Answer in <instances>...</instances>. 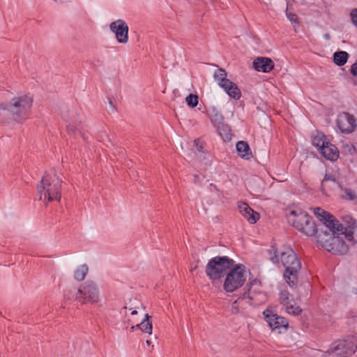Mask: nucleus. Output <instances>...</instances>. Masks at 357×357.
<instances>
[{
	"label": "nucleus",
	"mask_w": 357,
	"mask_h": 357,
	"mask_svg": "<svg viewBox=\"0 0 357 357\" xmlns=\"http://www.w3.org/2000/svg\"><path fill=\"white\" fill-rule=\"evenodd\" d=\"M270 260L274 264H278L280 261L285 268L284 279L291 287L296 286L298 281V273L301 269V262L295 252L289 246H284L280 252L272 245L268 250Z\"/></svg>",
	"instance_id": "nucleus-1"
},
{
	"label": "nucleus",
	"mask_w": 357,
	"mask_h": 357,
	"mask_svg": "<svg viewBox=\"0 0 357 357\" xmlns=\"http://www.w3.org/2000/svg\"><path fill=\"white\" fill-rule=\"evenodd\" d=\"M356 221L354 220V224L352 226L351 238L349 241L347 236L344 234L333 233L329 231H321L317 235V241L321 244L323 248L328 252L335 255H344L347 253L350 246H354L357 241L354 239V234L356 228Z\"/></svg>",
	"instance_id": "nucleus-2"
},
{
	"label": "nucleus",
	"mask_w": 357,
	"mask_h": 357,
	"mask_svg": "<svg viewBox=\"0 0 357 357\" xmlns=\"http://www.w3.org/2000/svg\"><path fill=\"white\" fill-rule=\"evenodd\" d=\"M314 215L323 222L325 227L330 232L344 234L345 236L352 241L351 233L352 226L354 224V219L350 216H347L343 219L344 223H339V221L334 215L330 214L322 208L317 207L314 210Z\"/></svg>",
	"instance_id": "nucleus-3"
},
{
	"label": "nucleus",
	"mask_w": 357,
	"mask_h": 357,
	"mask_svg": "<svg viewBox=\"0 0 357 357\" xmlns=\"http://www.w3.org/2000/svg\"><path fill=\"white\" fill-rule=\"evenodd\" d=\"M61 179L57 176L55 171L53 174H45L37 186V191L39 195L40 200H43L45 203L58 201L61 197Z\"/></svg>",
	"instance_id": "nucleus-4"
},
{
	"label": "nucleus",
	"mask_w": 357,
	"mask_h": 357,
	"mask_svg": "<svg viewBox=\"0 0 357 357\" xmlns=\"http://www.w3.org/2000/svg\"><path fill=\"white\" fill-rule=\"evenodd\" d=\"M288 221L298 231L307 236H314L318 229L312 218L305 211L299 208L290 210L287 215Z\"/></svg>",
	"instance_id": "nucleus-5"
},
{
	"label": "nucleus",
	"mask_w": 357,
	"mask_h": 357,
	"mask_svg": "<svg viewBox=\"0 0 357 357\" xmlns=\"http://www.w3.org/2000/svg\"><path fill=\"white\" fill-rule=\"evenodd\" d=\"M234 263L235 261L227 256L214 257L209 259L206 266V275L211 280H218L233 268Z\"/></svg>",
	"instance_id": "nucleus-6"
},
{
	"label": "nucleus",
	"mask_w": 357,
	"mask_h": 357,
	"mask_svg": "<svg viewBox=\"0 0 357 357\" xmlns=\"http://www.w3.org/2000/svg\"><path fill=\"white\" fill-rule=\"evenodd\" d=\"M223 288L227 292H233L241 287L246 280L245 268L243 264H236L225 274Z\"/></svg>",
	"instance_id": "nucleus-7"
},
{
	"label": "nucleus",
	"mask_w": 357,
	"mask_h": 357,
	"mask_svg": "<svg viewBox=\"0 0 357 357\" xmlns=\"http://www.w3.org/2000/svg\"><path fill=\"white\" fill-rule=\"evenodd\" d=\"M75 300L82 303H97L99 300V291L97 285L92 281H87L77 289Z\"/></svg>",
	"instance_id": "nucleus-8"
},
{
	"label": "nucleus",
	"mask_w": 357,
	"mask_h": 357,
	"mask_svg": "<svg viewBox=\"0 0 357 357\" xmlns=\"http://www.w3.org/2000/svg\"><path fill=\"white\" fill-rule=\"evenodd\" d=\"M330 349L340 357H348L357 350V337L349 336L344 340H338L333 344Z\"/></svg>",
	"instance_id": "nucleus-9"
},
{
	"label": "nucleus",
	"mask_w": 357,
	"mask_h": 357,
	"mask_svg": "<svg viewBox=\"0 0 357 357\" xmlns=\"http://www.w3.org/2000/svg\"><path fill=\"white\" fill-rule=\"evenodd\" d=\"M263 315L272 331H276L278 333L287 331L289 322L287 319L274 313L271 309H266L263 312Z\"/></svg>",
	"instance_id": "nucleus-10"
},
{
	"label": "nucleus",
	"mask_w": 357,
	"mask_h": 357,
	"mask_svg": "<svg viewBox=\"0 0 357 357\" xmlns=\"http://www.w3.org/2000/svg\"><path fill=\"white\" fill-rule=\"evenodd\" d=\"M110 31L115 34L118 43L126 44L128 41L129 28L123 20H117L109 24Z\"/></svg>",
	"instance_id": "nucleus-11"
},
{
	"label": "nucleus",
	"mask_w": 357,
	"mask_h": 357,
	"mask_svg": "<svg viewBox=\"0 0 357 357\" xmlns=\"http://www.w3.org/2000/svg\"><path fill=\"white\" fill-rule=\"evenodd\" d=\"M336 125L342 133H351L356 127L354 116L348 112H343L337 116Z\"/></svg>",
	"instance_id": "nucleus-12"
},
{
	"label": "nucleus",
	"mask_w": 357,
	"mask_h": 357,
	"mask_svg": "<svg viewBox=\"0 0 357 357\" xmlns=\"http://www.w3.org/2000/svg\"><path fill=\"white\" fill-rule=\"evenodd\" d=\"M252 64L255 70L262 73H269L274 68L273 60L268 57L259 56L253 61Z\"/></svg>",
	"instance_id": "nucleus-13"
},
{
	"label": "nucleus",
	"mask_w": 357,
	"mask_h": 357,
	"mask_svg": "<svg viewBox=\"0 0 357 357\" xmlns=\"http://www.w3.org/2000/svg\"><path fill=\"white\" fill-rule=\"evenodd\" d=\"M240 211L250 224H255L259 219V214L250 208L246 203L239 206Z\"/></svg>",
	"instance_id": "nucleus-14"
},
{
	"label": "nucleus",
	"mask_w": 357,
	"mask_h": 357,
	"mask_svg": "<svg viewBox=\"0 0 357 357\" xmlns=\"http://www.w3.org/2000/svg\"><path fill=\"white\" fill-rule=\"evenodd\" d=\"M320 153L326 160L331 161H335L339 158V151L337 148L329 142H328V144H326L324 147H322Z\"/></svg>",
	"instance_id": "nucleus-15"
},
{
	"label": "nucleus",
	"mask_w": 357,
	"mask_h": 357,
	"mask_svg": "<svg viewBox=\"0 0 357 357\" xmlns=\"http://www.w3.org/2000/svg\"><path fill=\"white\" fill-rule=\"evenodd\" d=\"M222 89L231 98L235 100H239L241 97V92L238 86L231 80H229L225 84H222Z\"/></svg>",
	"instance_id": "nucleus-16"
},
{
	"label": "nucleus",
	"mask_w": 357,
	"mask_h": 357,
	"mask_svg": "<svg viewBox=\"0 0 357 357\" xmlns=\"http://www.w3.org/2000/svg\"><path fill=\"white\" fill-rule=\"evenodd\" d=\"M238 155L245 160H250L252 157V153L248 144L245 141H239L236 145Z\"/></svg>",
	"instance_id": "nucleus-17"
},
{
	"label": "nucleus",
	"mask_w": 357,
	"mask_h": 357,
	"mask_svg": "<svg viewBox=\"0 0 357 357\" xmlns=\"http://www.w3.org/2000/svg\"><path fill=\"white\" fill-rule=\"evenodd\" d=\"M261 282L258 279H255L250 282V288L248 291H245L244 294L247 296V298L250 301H253L255 303L257 304L259 302L255 301L256 296H264V294L259 290L252 289L253 286H260Z\"/></svg>",
	"instance_id": "nucleus-18"
},
{
	"label": "nucleus",
	"mask_w": 357,
	"mask_h": 357,
	"mask_svg": "<svg viewBox=\"0 0 357 357\" xmlns=\"http://www.w3.org/2000/svg\"><path fill=\"white\" fill-rule=\"evenodd\" d=\"M220 135L225 141H229L231 139V130L230 127L225 124L224 122L215 126Z\"/></svg>",
	"instance_id": "nucleus-19"
},
{
	"label": "nucleus",
	"mask_w": 357,
	"mask_h": 357,
	"mask_svg": "<svg viewBox=\"0 0 357 357\" xmlns=\"http://www.w3.org/2000/svg\"><path fill=\"white\" fill-rule=\"evenodd\" d=\"M151 317L148 314H145L144 319L139 324L136 325V327L140 329L142 332L149 333L151 335L152 333V323L151 321Z\"/></svg>",
	"instance_id": "nucleus-20"
},
{
	"label": "nucleus",
	"mask_w": 357,
	"mask_h": 357,
	"mask_svg": "<svg viewBox=\"0 0 357 357\" xmlns=\"http://www.w3.org/2000/svg\"><path fill=\"white\" fill-rule=\"evenodd\" d=\"M349 54L345 51H337L333 54V62L338 66H344L349 58Z\"/></svg>",
	"instance_id": "nucleus-21"
},
{
	"label": "nucleus",
	"mask_w": 357,
	"mask_h": 357,
	"mask_svg": "<svg viewBox=\"0 0 357 357\" xmlns=\"http://www.w3.org/2000/svg\"><path fill=\"white\" fill-rule=\"evenodd\" d=\"M328 142L326 137L322 133H318L312 139V145L317 147L319 152L321 151L322 147L328 144Z\"/></svg>",
	"instance_id": "nucleus-22"
},
{
	"label": "nucleus",
	"mask_w": 357,
	"mask_h": 357,
	"mask_svg": "<svg viewBox=\"0 0 357 357\" xmlns=\"http://www.w3.org/2000/svg\"><path fill=\"white\" fill-rule=\"evenodd\" d=\"M227 73L226 70L222 68H219L214 73L213 77L218 84L221 87L222 84H225L229 79L227 78Z\"/></svg>",
	"instance_id": "nucleus-23"
},
{
	"label": "nucleus",
	"mask_w": 357,
	"mask_h": 357,
	"mask_svg": "<svg viewBox=\"0 0 357 357\" xmlns=\"http://www.w3.org/2000/svg\"><path fill=\"white\" fill-rule=\"evenodd\" d=\"M89 268L86 264H82L77 267L74 273V278L77 281H83L88 273Z\"/></svg>",
	"instance_id": "nucleus-24"
},
{
	"label": "nucleus",
	"mask_w": 357,
	"mask_h": 357,
	"mask_svg": "<svg viewBox=\"0 0 357 357\" xmlns=\"http://www.w3.org/2000/svg\"><path fill=\"white\" fill-rule=\"evenodd\" d=\"M279 301L281 305L284 307H287L291 303H294V300L291 295L287 291H282L279 294Z\"/></svg>",
	"instance_id": "nucleus-25"
},
{
	"label": "nucleus",
	"mask_w": 357,
	"mask_h": 357,
	"mask_svg": "<svg viewBox=\"0 0 357 357\" xmlns=\"http://www.w3.org/2000/svg\"><path fill=\"white\" fill-rule=\"evenodd\" d=\"M209 118H210L211 121L215 126L223 123V121H224L223 116L215 108L212 109V111L209 116Z\"/></svg>",
	"instance_id": "nucleus-26"
},
{
	"label": "nucleus",
	"mask_w": 357,
	"mask_h": 357,
	"mask_svg": "<svg viewBox=\"0 0 357 357\" xmlns=\"http://www.w3.org/2000/svg\"><path fill=\"white\" fill-rule=\"evenodd\" d=\"M247 298L245 294H243L242 296L238 297L231 304V311L234 314H236L241 312L240 308L243 306L244 299Z\"/></svg>",
	"instance_id": "nucleus-27"
},
{
	"label": "nucleus",
	"mask_w": 357,
	"mask_h": 357,
	"mask_svg": "<svg viewBox=\"0 0 357 357\" xmlns=\"http://www.w3.org/2000/svg\"><path fill=\"white\" fill-rule=\"evenodd\" d=\"M285 309L288 314H292L294 316L299 315L302 312V309L300 307V306L296 305L295 303L287 305Z\"/></svg>",
	"instance_id": "nucleus-28"
},
{
	"label": "nucleus",
	"mask_w": 357,
	"mask_h": 357,
	"mask_svg": "<svg viewBox=\"0 0 357 357\" xmlns=\"http://www.w3.org/2000/svg\"><path fill=\"white\" fill-rule=\"evenodd\" d=\"M342 198L346 200L355 201V202L357 204L356 193L351 188L344 189V195H342Z\"/></svg>",
	"instance_id": "nucleus-29"
},
{
	"label": "nucleus",
	"mask_w": 357,
	"mask_h": 357,
	"mask_svg": "<svg viewBox=\"0 0 357 357\" xmlns=\"http://www.w3.org/2000/svg\"><path fill=\"white\" fill-rule=\"evenodd\" d=\"M185 101L189 107L194 108L198 104V96L196 94L190 93L186 97Z\"/></svg>",
	"instance_id": "nucleus-30"
},
{
	"label": "nucleus",
	"mask_w": 357,
	"mask_h": 357,
	"mask_svg": "<svg viewBox=\"0 0 357 357\" xmlns=\"http://www.w3.org/2000/svg\"><path fill=\"white\" fill-rule=\"evenodd\" d=\"M67 131L69 134H75L76 132H78L80 135H82L81 131V127L79 125L75 126L74 124L69 123L67 126Z\"/></svg>",
	"instance_id": "nucleus-31"
},
{
	"label": "nucleus",
	"mask_w": 357,
	"mask_h": 357,
	"mask_svg": "<svg viewBox=\"0 0 357 357\" xmlns=\"http://www.w3.org/2000/svg\"><path fill=\"white\" fill-rule=\"evenodd\" d=\"M75 295H76V292L75 291V290H72V289H66L64 291V298L66 299L70 300L74 296L75 297Z\"/></svg>",
	"instance_id": "nucleus-32"
},
{
	"label": "nucleus",
	"mask_w": 357,
	"mask_h": 357,
	"mask_svg": "<svg viewBox=\"0 0 357 357\" xmlns=\"http://www.w3.org/2000/svg\"><path fill=\"white\" fill-rule=\"evenodd\" d=\"M350 17L353 24L357 27V8H354L351 11Z\"/></svg>",
	"instance_id": "nucleus-33"
},
{
	"label": "nucleus",
	"mask_w": 357,
	"mask_h": 357,
	"mask_svg": "<svg viewBox=\"0 0 357 357\" xmlns=\"http://www.w3.org/2000/svg\"><path fill=\"white\" fill-rule=\"evenodd\" d=\"M286 15L292 24L298 23V17L296 14L294 13H287Z\"/></svg>",
	"instance_id": "nucleus-34"
},
{
	"label": "nucleus",
	"mask_w": 357,
	"mask_h": 357,
	"mask_svg": "<svg viewBox=\"0 0 357 357\" xmlns=\"http://www.w3.org/2000/svg\"><path fill=\"white\" fill-rule=\"evenodd\" d=\"M328 181L335 182L336 181V178H335V176L333 174H326L324 177V179L322 180L321 185H323L325 181Z\"/></svg>",
	"instance_id": "nucleus-35"
},
{
	"label": "nucleus",
	"mask_w": 357,
	"mask_h": 357,
	"mask_svg": "<svg viewBox=\"0 0 357 357\" xmlns=\"http://www.w3.org/2000/svg\"><path fill=\"white\" fill-rule=\"evenodd\" d=\"M350 72H351V74L353 75V77L357 76V62L354 63L351 66Z\"/></svg>",
	"instance_id": "nucleus-36"
},
{
	"label": "nucleus",
	"mask_w": 357,
	"mask_h": 357,
	"mask_svg": "<svg viewBox=\"0 0 357 357\" xmlns=\"http://www.w3.org/2000/svg\"><path fill=\"white\" fill-rule=\"evenodd\" d=\"M261 298H260V299H257V298H255V301H256L257 302H259L257 304L255 303V302H254L253 301H250V300H249L250 304H252V302L255 305H258V304H259L261 302H262V301L264 300V298H265V295H264V296H261Z\"/></svg>",
	"instance_id": "nucleus-37"
},
{
	"label": "nucleus",
	"mask_w": 357,
	"mask_h": 357,
	"mask_svg": "<svg viewBox=\"0 0 357 357\" xmlns=\"http://www.w3.org/2000/svg\"><path fill=\"white\" fill-rule=\"evenodd\" d=\"M197 142H198V140H197V139H196V140H195V144H196V146H197V151H199V152H201V151H202V149H203V147H202V146H198Z\"/></svg>",
	"instance_id": "nucleus-38"
},
{
	"label": "nucleus",
	"mask_w": 357,
	"mask_h": 357,
	"mask_svg": "<svg viewBox=\"0 0 357 357\" xmlns=\"http://www.w3.org/2000/svg\"><path fill=\"white\" fill-rule=\"evenodd\" d=\"M353 83L355 86H357V76L356 77H354L353 78Z\"/></svg>",
	"instance_id": "nucleus-39"
},
{
	"label": "nucleus",
	"mask_w": 357,
	"mask_h": 357,
	"mask_svg": "<svg viewBox=\"0 0 357 357\" xmlns=\"http://www.w3.org/2000/svg\"><path fill=\"white\" fill-rule=\"evenodd\" d=\"M324 38H325L326 40H329V39H330V38H331V37H330L329 33H326V34L324 35Z\"/></svg>",
	"instance_id": "nucleus-40"
},
{
	"label": "nucleus",
	"mask_w": 357,
	"mask_h": 357,
	"mask_svg": "<svg viewBox=\"0 0 357 357\" xmlns=\"http://www.w3.org/2000/svg\"><path fill=\"white\" fill-rule=\"evenodd\" d=\"M136 328H137L136 327V325H135V326H131V328H130V331H131V332H133V331H134V330H135V329H136Z\"/></svg>",
	"instance_id": "nucleus-41"
},
{
	"label": "nucleus",
	"mask_w": 357,
	"mask_h": 357,
	"mask_svg": "<svg viewBox=\"0 0 357 357\" xmlns=\"http://www.w3.org/2000/svg\"><path fill=\"white\" fill-rule=\"evenodd\" d=\"M131 314H132V315H136V314H137V310H132V312H131Z\"/></svg>",
	"instance_id": "nucleus-42"
},
{
	"label": "nucleus",
	"mask_w": 357,
	"mask_h": 357,
	"mask_svg": "<svg viewBox=\"0 0 357 357\" xmlns=\"http://www.w3.org/2000/svg\"><path fill=\"white\" fill-rule=\"evenodd\" d=\"M146 344H147V345H149V346H150V345H151V340H147L146 341Z\"/></svg>",
	"instance_id": "nucleus-43"
},
{
	"label": "nucleus",
	"mask_w": 357,
	"mask_h": 357,
	"mask_svg": "<svg viewBox=\"0 0 357 357\" xmlns=\"http://www.w3.org/2000/svg\"><path fill=\"white\" fill-rule=\"evenodd\" d=\"M109 104H110L111 105H112V101H111V100H109Z\"/></svg>",
	"instance_id": "nucleus-44"
},
{
	"label": "nucleus",
	"mask_w": 357,
	"mask_h": 357,
	"mask_svg": "<svg viewBox=\"0 0 357 357\" xmlns=\"http://www.w3.org/2000/svg\"><path fill=\"white\" fill-rule=\"evenodd\" d=\"M55 1H56V0H54Z\"/></svg>",
	"instance_id": "nucleus-45"
}]
</instances>
